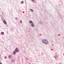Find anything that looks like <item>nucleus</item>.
<instances>
[{
  "instance_id": "1",
  "label": "nucleus",
  "mask_w": 64,
  "mask_h": 64,
  "mask_svg": "<svg viewBox=\"0 0 64 64\" xmlns=\"http://www.w3.org/2000/svg\"><path fill=\"white\" fill-rule=\"evenodd\" d=\"M19 50L18 48H16L14 52L13 53L14 54H16V53L17 52H19Z\"/></svg>"
},
{
  "instance_id": "2",
  "label": "nucleus",
  "mask_w": 64,
  "mask_h": 64,
  "mask_svg": "<svg viewBox=\"0 0 64 64\" xmlns=\"http://www.w3.org/2000/svg\"><path fill=\"white\" fill-rule=\"evenodd\" d=\"M42 41L43 43L44 44H48V42L46 40H42Z\"/></svg>"
},
{
  "instance_id": "3",
  "label": "nucleus",
  "mask_w": 64,
  "mask_h": 64,
  "mask_svg": "<svg viewBox=\"0 0 64 64\" xmlns=\"http://www.w3.org/2000/svg\"><path fill=\"white\" fill-rule=\"evenodd\" d=\"M58 57H59V55L56 54L54 56V58L56 59V60H57V58Z\"/></svg>"
},
{
  "instance_id": "4",
  "label": "nucleus",
  "mask_w": 64,
  "mask_h": 64,
  "mask_svg": "<svg viewBox=\"0 0 64 64\" xmlns=\"http://www.w3.org/2000/svg\"><path fill=\"white\" fill-rule=\"evenodd\" d=\"M3 22L4 24H7V22H6V21L5 20H4L3 21Z\"/></svg>"
},
{
  "instance_id": "5",
  "label": "nucleus",
  "mask_w": 64,
  "mask_h": 64,
  "mask_svg": "<svg viewBox=\"0 0 64 64\" xmlns=\"http://www.w3.org/2000/svg\"><path fill=\"white\" fill-rule=\"evenodd\" d=\"M31 26L32 27H33L34 26V23H32L31 24Z\"/></svg>"
},
{
  "instance_id": "6",
  "label": "nucleus",
  "mask_w": 64,
  "mask_h": 64,
  "mask_svg": "<svg viewBox=\"0 0 64 64\" xmlns=\"http://www.w3.org/2000/svg\"><path fill=\"white\" fill-rule=\"evenodd\" d=\"M11 57H12V55H10L8 56V58H11Z\"/></svg>"
},
{
  "instance_id": "7",
  "label": "nucleus",
  "mask_w": 64,
  "mask_h": 64,
  "mask_svg": "<svg viewBox=\"0 0 64 64\" xmlns=\"http://www.w3.org/2000/svg\"><path fill=\"white\" fill-rule=\"evenodd\" d=\"M1 34H2V35H4V32H1Z\"/></svg>"
},
{
  "instance_id": "8",
  "label": "nucleus",
  "mask_w": 64,
  "mask_h": 64,
  "mask_svg": "<svg viewBox=\"0 0 64 64\" xmlns=\"http://www.w3.org/2000/svg\"><path fill=\"white\" fill-rule=\"evenodd\" d=\"M33 3H34L35 2V0H30Z\"/></svg>"
},
{
  "instance_id": "9",
  "label": "nucleus",
  "mask_w": 64,
  "mask_h": 64,
  "mask_svg": "<svg viewBox=\"0 0 64 64\" xmlns=\"http://www.w3.org/2000/svg\"><path fill=\"white\" fill-rule=\"evenodd\" d=\"M29 23H33V22H32V21H29Z\"/></svg>"
},
{
  "instance_id": "10",
  "label": "nucleus",
  "mask_w": 64,
  "mask_h": 64,
  "mask_svg": "<svg viewBox=\"0 0 64 64\" xmlns=\"http://www.w3.org/2000/svg\"><path fill=\"white\" fill-rule=\"evenodd\" d=\"M30 10L31 12H33V10L32 9H30Z\"/></svg>"
},
{
  "instance_id": "11",
  "label": "nucleus",
  "mask_w": 64,
  "mask_h": 64,
  "mask_svg": "<svg viewBox=\"0 0 64 64\" xmlns=\"http://www.w3.org/2000/svg\"><path fill=\"white\" fill-rule=\"evenodd\" d=\"M20 23H22V20H20Z\"/></svg>"
},
{
  "instance_id": "12",
  "label": "nucleus",
  "mask_w": 64,
  "mask_h": 64,
  "mask_svg": "<svg viewBox=\"0 0 64 64\" xmlns=\"http://www.w3.org/2000/svg\"><path fill=\"white\" fill-rule=\"evenodd\" d=\"M21 3L22 4H23V3H24V1H22L21 2Z\"/></svg>"
},
{
  "instance_id": "13",
  "label": "nucleus",
  "mask_w": 64,
  "mask_h": 64,
  "mask_svg": "<svg viewBox=\"0 0 64 64\" xmlns=\"http://www.w3.org/2000/svg\"><path fill=\"white\" fill-rule=\"evenodd\" d=\"M15 19L16 20H17V17L15 18Z\"/></svg>"
},
{
  "instance_id": "14",
  "label": "nucleus",
  "mask_w": 64,
  "mask_h": 64,
  "mask_svg": "<svg viewBox=\"0 0 64 64\" xmlns=\"http://www.w3.org/2000/svg\"><path fill=\"white\" fill-rule=\"evenodd\" d=\"M0 64H2V62H0Z\"/></svg>"
},
{
  "instance_id": "15",
  "label": "nucleus",
  "mask_w": 64,
  "mask_h": 64,
  "mask_svg": "<svg viewBox=\"0 0 64 64\" xmlns=\"http://www.w3.org/2000/svg\"><path fill=\"white\" fill-rule=\"evenodd\" d=\"M40 23H42V22H40Z\"/></svg>"
},
{
  "instance_id": "16",
  "label": "nucleus",
  "mask_w": 64,
  "mask_h": 64,
  "mask_svg": "<svg viewBox=\"0 0 64 64\" xmlns=\"http://www.w3.org/2000/svg\"><path fill=\"white\" fill-rule=\"evenodd\" d=\"M29 12H30L29 11Z\"/></svg>"
}]
</instances>
